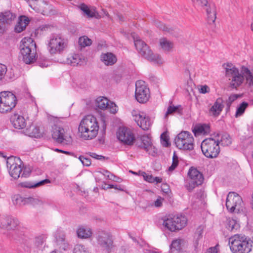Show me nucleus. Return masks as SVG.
Instances as JSON below:
<instances>
[{"label": "nucleus", "mask_w": 253, "mask_h": 253, "mask_svg": "<svg viewBox=\"0 0 253 253\" xmlns=\"http://www.w3.org/2000/svg\"><path fill=\"white\" fill-rule=\"evenodd\" d=\"M6 223H7V217L1 218L0 219V227L6 229Z\"/></svg>", "instance_id": "680f3d73"}, {"label": "nucleus", "mask_w": 253, "mask_h": 253, "mask_svg": "<svg viewBox=\"0 0 253 253\" xmlns=\"http://www.w3.org/2000/svg\"><path fill=\"white\" fill-rule=\"evenodd\" d=\"M176 219L175 215H169L164 220L163 225L165 228L170 231L171 225L172 226L176 225Z\"/></svg>", "instance_id": "7c9ffc66"}, {"label": "nucleus", "mask_w": 253, "mask_h": 253, "mask_svg": "<svg viewBox=\"0 0 253 253\" xmlns=\"http://www.w3.org/2000/svg\"><path fill=\"white\" fill-rule=\"evenodd\" d=\"M160 45L161 48L165 51H171L173 47V43L165 38L160 40Z\"/></svg>", "instance_id": "473e14b6"}, {"label": "nucleus", "mask_w": 253, "mask_h": 253, "mask_svg": "<svg viewBox=\"0 0 253 253\" xmlns=\"http://www.w3.org/2000/svg\"><path fill=\"white\" fill-rule=\"evenodd\" d=\"M204 229L203 225H200L197 228L195 232V236H197V239H199L202 237Z\"/></svg>", "instance_id": "6e6d98bb"}, {"label": "nucleus", "mask_w": 253, "mask_h": 253, "mask_svg": "<svg viewBox=\"0 0 253 253\" xmlns=\"http://www.w3.org/2000/svg\"><path fill=\"white\" fill-rule=\"evenodd\" d=\"M142 175L144 179L150 183L156 182V183H161L162 181L161 178L159 177H153L152 175H150L145 172L142 173Z\"/></svg>", "instance_id": "f704fd0d"}, {"label": "nucleus", "mask_w": 253, "mask_h": 253, "mask_svg": "<svg viewBox=\"0 0 253 253\" xmlns=\"http://www.w3.org/2000/svg\"><path fill=\"white\" fill-rule=\"evenodd\" d=\"M219 134L215 136V138L210 137L204 139L201 145L203 154L208 158H215L220 152Z\"/></svg>", "instance_id": "0eeeda50"}, {"label": "nucleus", "mask_w": 253, "mask_h": 253, "mask_svg": "<svg viewBox=\"0 0 253 253\" xmlns=\"http://www.w3.org/2000/svg\"><path fill=\"white\" fill-rule=\"evenodd\" d=\"M91 40L86 36H83L79 39V44L83 47L89 46L91 44Z\"/></svg>", "instance_id": "c03bdc74"}, {"label": "nucleus", "mask_w": 253, "mask_h": 253, "mask_svg": "<svg viewBox=\"0 0 253 253\" xmlns=\"http://www.w3.org/2000/svg\"><path fill=\"white\" fill-rule=\"evenodd\" d=\"M15 15L9 11L0 13V35L3 34L9 25L14 20Z\"/></svg>", "instance_id": "6ab92c4d"}, {"label": "nucleus", "mask_w": 253, "mask_h": 253, "mask_svg": "<svg viewBox=\"0 0 253 253\" xmlns=\"http://www.w3.org/2000/svg\"><path fill=\"white\" fill-rule=\"evenodd\" d=\"M78 7L80 10L83 11L84 14L87 17L93 18L96 17L98 13L93 8H90L86 4L84 3H81L79 5Z\"/></svg>", "instance_id": "bb28decb"}, {"label": "nucleus", "mask_w": 253, "mask_h": 253, "mask_svg": "<svg viewBox=\"0 0 253 253\" xmlns=\"http://www.w3.org/2000/svg\"><path fill=\"white\" fill-rule=\"evenodd\" d=\"M18 224L19 221L17 219L12 218L11 217H7L6 229H13Z\"/></svg>", "instance_id": "e433bc0d"}, {"label": "nucleus", "mask_w": 253, "mask_h": 253, "mask_svg": "<svg viewBox=\"0 0 253 253\" xmlns=\"http://www.w3.org/2000/svg\"><path fill=\"white\" fill-rule=\"evenodd\" d=\"M100 59L105 65L107 66L112 65L117 62L116 56L111 52L102 54L100 56Z\"/></svg>", "instance_id": "a878e982"}, {"label": "nucleus", "mask_w": 253, "mask_h": 253, "mask_svg": "<svg viewBox=\"0 0 253 253\" xmlns=\"http://www.w3.org/2000/svg\"><path fill=\"white\" fill-rule=\"evenodd\" d=\"M91 156L96 159H100L102 157L101 156L98 155L95 153H92V155H91Z\"/></svg>", "instance_id": "69168bd1"}, {"label": "nucleus", "mask_w": 253, "mask_h": 253, "mask_svg": "<svg viewBox=\"0 0 253 253\" xmlns=\"http://www.w3.org/2000/svg\"><path fill=\"white\" fill-rule=\"evenodd\" d=\"M67 62L72 66L82 65L86 62V59L81 54H74L69 56Z\"/></svg>", "instance_id": "393cba45"}, {"label": "nucleus", "mask_w": 253, "mask_h": 253, "mask_svg": "<svg viewBox=\"0 0 253 253\" xmlns=\"http://www.w3.org/2000/svg\"><path fill=\"white\" fill-rule=\"evenodd\" d=\"M16 96L10 91L0 93V112L5 113L12 110L17 104Z\"/></svg>", "instance_id": "9d476101"}, {"label": "nucleus", "mask_w": 253, "mask_h": 253, "mask_svg": "<svg viewBox=\"0 0 253 253\" xmlns=\"http://www.w3.org/2000/svg\"><path fill=\"white\" fill-rule=\"evenodd\" d=\"M50 181L48 179H45L41 180L38 182H33L30 181H25L21 182L19 184V185L22 187L33 188L37 187H39L42 185H45L47 183H49Z\"/></svg>", "instance_id": "cd10ccee"}, {"label": "nucleus", "mask_w": 253, "mask_h": 253, "mask_svg": "<svg viewBox=\"0 0 253 253\" xmlns=\"http://www.w3.org/2000/svg\"><path fill=\"white\" fill-rule=\"evenodd\" d=\"M107 108L110 110L111 113L113 114L116 113L118 111V107L115 103L112 102H109L108 106H107Z\"/></svg>", "instance_id": "603ef678"}, {"label": "nucleus", "mask_w": 253, "mask_h": 253, "mask_svg": "<svg viewBox=\"0 0 253 253\" xmlns=\"http://www.w3.org/2000/svg\"><path fill=\"white\" fill-rule=\"evenodd\" d=\"M204 179L201 172L195 168H191L188 172L185 186L189 191H192L195 188L201 185Z\"/></svg>", "instance_id": "9b49d317"}, {"label": "nucleus", "mask_w": 253, "mask_h": 253, "mask_svg": "<svg viewBox=\"0 0 253 253\" xmlns=\"http://www.w3.org/2000/svg\"><path fill=\"white\" fill-rule=\"evenodd\" d=\"M52 138L58 143L67 144L71 140L67 130L63 128L55 126L53 129Z\"/></svg>", "instance_id": "a211bd4d"}, {"label": "nucleus", "mask_w": 253, "mask_h": 253, "mask_svg": "<svg viewBox=\"0 0 253 253\" xmlns=\"http://www.w3.org/2000/svg\"><path fill=\"white\" fill-rule=\"evenodd\" d=\"M251 30L253 31V23H252L251 24Z\"/></svg>", "instance_id": "774afa93"}, {"label": "nucleus", "mask_w": 253, "mask_h": 253, "mask_svg": "<svg viewBox=\"0 0 253 253\" xmlns=\"http://www.w3.org/2000/svg\"><path fill=\"white\" fill-rule=\"evenodd\" d=\"M231 138L229 134H223L219 140V143L223 146H229L231 144Z\"/></svg>", "instance_id": "37998d69"}, {"label": "nucleus", "mask_w": 253, "mask_h": 253, "mask_svg": "<svg viewBox=\"0 0 253 253\" xmlns=\"http://www.w3.org/2000/svg\"><path fill=\"white\" fill-rule=\"evenodd\" d=\"M92 231L87 227L81 226L77 230L78 237L81 239H88L92 236Z\"/></svg>", "instance_id": "c85d7f7f"}, {"label": "nucleus", "mask_w": 253, "mask_h": 253, "mask_svg": "<svg viewBox=\"0 0 253 253\" xmlns=\"http://www.w3.org/2000/svg\"><path fill=\"white\" fill-rule=\"evenodd\" d=\"M206 253H217V249L216 247L210 248Z\"/></svg>", "instance_id": "e2e57ef3"}, {"label": "nucleus", "mask_w": 253, "mask_h": 253, "mask_svg": "<svg viewBox=\"0 0 253 253\" xmlns=\"http://www.w3.org/2000/svg\"><path fill=\"white\" fill-rule=\"evenodd\" d=\"M79 159L84 166L88 167L91 164V162L89 158L81 156Z\"/></svg>", "instance_id": "864d4df0"}, {"label": "nucleus", "mask_w": 253, "mask_h": 253, "mask_svg": "<svg viewBox=\"0 0 253 253\" xmlns=\"http://www.w3.org/2000/svg\"><path fill=\"white\" fill-rule=\"evenodd\" d=\"M229 245L233 253H249L253 242L245 235L236 234L229 239Z\"/></svg>", "instance_id": "7ed1b4c3"}, {"label": "nucleus", "mask_w": 253, "mask_h": 253, "mask_svg": "<svg viewBox=\"0 0 253 253\" xmlns=\"http://www.w3.org/2000/svg\"><path fill=\"white\" fill-rule=\"evenodd\" d=\"M178 157L176 155L175 153H174L172 157V163L171 165L169 168V171H173L178 166Z\"/></svg>", "instance_id": "de8ad7c7"}, {"label": "nucleus", "mask_w": 253, "mask_h": 253, "mask_svg": "<svg viewBox=\"0 0 253 253\" xmlns=\"http://www.w3.org/2000/svg\"><path fill=\"white\" fill-rule=\"evenodd\" d=\"M240 225L235 219H229L227 226V228L229 230L231 231H237Z\"/></svg>", "instance_id": "ea45409f"}, {"label": "nucleus", "mask_w": 253, "mask_h": 253, "mask_svg": "<svg viewBox=\"0 0 253 253\" xmlns=\"http://www.w3.org/2000/svg\"><path fill=\"white\" fill-rule=\"evenodd\" d=\"M131 114L133 119L142 129L144 130L149 129L152 123L148 117L138 110H133Z\"/></svg>", "instance_id": "dca6fc26"}, {"label": "nucleus", "mask_w": 253, "mask_h": 253, "mask_svg": "<svg viewBox=\"0 0 253 253\" xmlns=\"http://www.w3.org/2000/svg\"><path fill=\"white\" fill-rule=\"evenodd\" d=\"M224 66L225 76L229 81L230 85L232 88H236L240 86L244 81V76L249 85L253 84V77L248 69H245L244 76L233 64L227 63Z\"/></svg>", "instance_id": "f257e3e1"}, {"label": "nucleus", "mask_w": 253, "mask_h": 253, "mask_svg": "<svg viewBox=\"0 0 253 253\" xmlns=\"http://www.w3.org/2000/svg\"><path fill=\"white\" fill-rule=\"evenodd\" d=\"M198 89L199 92L202 94L209 93L210 91V87L207 85L199 86L198 87Z\"/></svg>", "instance_id": "5fc2aeb1"}, {"label": "nucleus", "mask_w": 253, "mask_h": 253, "mask_svg": "<svg viewBox=\"0 0 253 253\" xmlns=\"http://www.w3.org/2000/svg\"><path fill=\"white\" fill-rule=\"evenodd\" d=\"M44 241V237L40 236L37 237L35 239V246L38 248H40L42 247Z\"/></svg>", "instance_id": "8fccbe9b"}, {"label": "nucleus", "mask_w": 253, "mask_h": 253, "mask_svg": "<svg viewBox=\"0 0 253 253\" xmlns=\"http://www.w3.org/2000/svg\"><path fill=\"white\" fill-rule=\"evenodd\" d=\"M80 137L84 140L95 138L98 132L97 119L92 115H87L81 120L78 127Z\"/></svg>", "instance_id": "f03ea898"}, {"label": "nucleus", "mask_w": 253, "mask_h": 253, "mask_svg": "<svg viewBox=\"0 0 253 253\" xmlns=\"http://www.w3.org/2000/svg\"><path fill=\"white\" fill-rule=\"evenodd\" d=\"M239 97V95L235 94L229 96L228 99L226 100V105L227 107L230 108L232 103L235 101Z\"/></svg>", "instance_id": "3c124183"}, {"label": "nucleus", "mask_w": 253, "mask_h": 253, "mask_svg": "<svg viewBox=\"0 0 253 253\" xmlns=\"http://www.w3.org/2000/svg\"><path fill=\"white\" fill-rule=\"evenodd\" d=\"M29 18L25 16H21L19 17V21L16 24L15 30L17 33L23 31L29 23Z\"/></svg>", "instance_id": "c756f323"}, {"label": "nucleus", "mask_w": 253, "mask_h": 253, "mask_svg": "<svg viewBox=\"0 0 253 253\" xmlns=\"http://www.w3.org/2000/svg\"><path fill=\"white\" fill-rule=\"evenodd\" d=\"M194 3L202 7H205L207 14V20L210 24L214 23L216 19V10L215 4L208 3L207 0H191Z\"/></svg>", "instance_id": "2eb2a0df"}, {"label": "nucleus", "mask_w": 253, "mask_h": 253, "mask_svg": "<svg viewBox=\"0 0 253 253\" xmlns=\"http://www.w3.org/2000/svg\"><path fill=\"white\" fill-rule=\"evenodd\" d=\"M182 112V108L180 105L169 106L167 109L165 117L167 118L169 115L172 114L174 113H177L178 114H181Z\"/></svg>", "instance_id": "72a5a7b5"}, {"label": "nucleus", "mask_w": 253, "mask_h": 253, "mask_svg": "<svg viewBox=\"0 0 253 253\" xmlns=\"http://www.w3.org/2000/svg\"><path fill=\"white\" fill-rule=\"evenodd\" d=\"M141 148L144 149L149 155L155 156L157 154V149L152 143L151 137L148 135L141 136Z\"/></svg>", "instance_id": "aec40b11"}, {"label": "nucleus", "mask_w": 253, "mask_h": 253, "mask_svg": "<svg viewBox=\"0 0 253 253\" xmlns=\"http://www.w3.org/2000/svg\"><path fill=\"white\" fill-rule=\"evenodd\" d=\"M107 188H114L116 189H118L121 191H123V190L121 188L120 186H118L117 185H112L109 184L108 185Z\"/></svg>", "instance_id": "0e129e2a"}, {"label": "nucleus", "mask_w": 253, "mask_h": 253, "mask_svg": "<svg viewBox=\"0 0 253 253\" xmlns=\"http://www.w3.org/2000/svg\"><path fill=\"white\" fill-rule=\"evenodd\" d=\"M243 202L242 198L235 192H229L226 201V207L230 212H238L241 210Z\"/></svg>", "instance_id": "f8f14e48"}, {"label": "nucleus", "mask_w": 253, "mask_h": 253, "mask_svg": "<svg viewBox=\"0 0 253 253\" xmlns=\"http://www.w3.org/2000/svg\"><path fill=\"white\" fill-rule=\"evenodd\" d=\"M27 134L30 137L35 138H39L41 136L39 128L35 126H32L30 127Z\"/></svg>", "instance_id": "c9c22d12"}, {"label": "nucleus", "mask_w": 253, "mask_h": 253, "mask_svg": "<svg viewBox=\"0 0 253 253\" xmlns=\"http://www.w3.org/2000/svg\"><path fill=\"white\" fill-rule=\"evenodd\" d=\"M13 126L16 129H23L26 126L27 123L24 117L18 114H14L10 118Z\"/></svg>", "instance_id": "412c9836"}, {"label": "nucleus", "mask_w": 253, "mask_h": 253, "mask_svg": "<svg viewBox=\"0 0 253 253\" xmlns=\"http://www.w3.org/2000/svg\"><path fill=\"white\" fill-rule=\"evenodd\" d=\"M42 204V201L38 197H29L26 198V205L31 204L33 206H36L41 205Z\"/></svg>", "instance_id": "a19ab883"}, {"label": "nucleus", "mask_w": 253, "mask_h": 253, "mask_svg": "<svg viewBox=\"0 0 253 253\" xmlns=\"http://www.w3.org/2000/svg\"><path fill=\"white\" fill-rule=\"evenodd\" d=\"M6 164L10 175L15 179L18 178L20 175L22 177H27L31 173L30 168L24 167L22 162L19 158L14 156L8 158Z\"/></svg>", "instance_id": "20e7f679"}, {"label": "nucleus", "mask_w": 253, "mask_h": 253, "mask_svg": "<svg viewBox=\"0 0 253 253\" xmlns=\"http://www.w3.org/2000/svg\"><path fill=\"white\" fill-rule=\"evenodd\" d=\"M7 71L6 67L0 63V81L4 77Z\"/></svg>", "instance_id": "13d9d810"}, {"label": "nucleus", "mask_w": 253, "mask_h": 253, "mask_svg": "<svg viewBox=\"0 0 253 253\" xmlns=\"http://www.w3.org/2000/svg\"><path fill=\"white\" fill-rule=\"evenodd\" d=\"M68 42L61 34H53L47 43V50L51 54H60L68 47Z\"/></svg>", "instance_id": "6e6552de"}, {"label": "nucleus", "mask_w": 253, "mask_h": 253, "mask_svg": "<svg viewBox=\"0 0 253 253\" xmlns=\"http://www.w3.org/2000/svg\"><path fill=\"white\" fill-rule=\"evenodd\" d=\"M135 46L139 54L148 60L159 65L162 64L164 60L158 54L154 53L144 42L138 38H134Z\"/></svg>", "instance_id": "423d86ee"}, {"label": "nucleus", "mask_w": 253, "mask_h": 253, "mask_svg": "<svg viewBox=\"0 0 253 253\" xmlns=\"http://www.w3.org/2000/svg\"><path fill=\"white\" fill-rule=\"evenodd\" d=\"M118 17L121 21H123V18L121 15H118Z\"/></svg>", "instance_id": "338daca9"}, {"label": "nucleus", "mask_w": 253, "mask_h": 253, "mask_svg": "<svg viewBox=\"0 0 253 253\" xmlns=\"http://www.w3.org/2000/svg\"><path fill=\"white\" fill-rule=\"evenodd\" d=\"M20 53L22 60L27 64L35 62L36 58V44L30 37H25L21 42Z\"/></svg>", "instance_id": "39448f33"}, {"label": "nucleus", "mask_w": 253, "mask_h": 253, "mask_svg": "<svg viewBox=\"0 0 253 253\" xmlns=\"http://www.w3.org/2000/svg\"><path fill=\"white\" fill-rule=\"evenodd\" d=\"M194 135L197 137L201 135H206L210 132V128L206 124H197L192 128Z\"/></svg>", "instance_id": "5701e85b"}, {"label": "nucleus", "mask_w": 253, "mask_h": 253, "mask_svg": "<svg viewBox=\"0 0 253 253\" xmlns=\"http://www.w3.org/2000/svg\"><path fill=\"white\" fill-rule=\"evenodd\" d=\"M223 103V99L220 97L218 98L209 110L210 115L214 117L219 116L224 107Z\"/></svg>", "instance_id": "4be33fe9"}, {"label": "nucleus", "mask_w": 253, "mask_h": 253, "mask_svg": "<svg viewBox=\"0 0 253 253\" xmlns=\"http://www.w3.org/2000/svg\"><path fill=\"white\" fill-rule=\"evenodd\" d=\"M135 96L139 103H144L149 100L150 91L145 82L139 80L136 82Z\"/></svg>", "instance_id": "ddd939ff"}, {"label": "nucleus", "mask_w": 253, "mask_h": 253, "mask_svg": "<svg viewBox=\"0 0 253 253\" xmlns=\"http://www.w3.org/2000/svg\"><path fill=\"white\" fill-rule=\"evenodd\" d=\"M109 100L104 97L100 96L97 97L95 101V105L101 109H107L108 106Z\"/></svg>", "instance_id": "2f4dec72"}, {"label": "nucleus", "mask_w": 253, "mask_h": 253, "mask_svg": "<svg viewBox=\"0 0 253 253\" xmlns=\"http://www.w3.org/2000/svg\"><path fill=\"white\" fill-rule=\"evenodd\" d=\"M73 253H89V252L85 246L77 244L74 247Z\"/></svg>", "instance_id": "a18cd8bd"}, {"label": "nucleus", "mask_w": 253, "mask_h": 253, "mask_svg": "<svg viewBox=\"0 0 253 253\" xmlns=\"http://www.w3.org/2000/svg\"><path fill=\"white\" fill-rule=\"evenodd\" d=\"M117 137L120 141L127 145H132L135 140L132 130L126 127H120L117 132Z\"/></svg>", "instance_id": "4468645a"}, {"label": "nucleus", "mask_w": 253, "mask_h": 253, "mask_svg": "<svg viewBox=\"0 0 253 253\" xmlns=\"http://www.w3.org/2000/svg\"><path fill=\"white\" fill-rule=\"evenodd\" d=\"M57 244L60 246V248H62L64 250H65L68 247V244L65 242V236L64 235H62L61 237H59L58 238L56 237Z\"/></svg>", "instance_id": "49530a36"}, {"label": "nucleus", "mask_w": 253, "mask_h": 253, "mask_svg": "<svg viewBox=\"0 0 253 253\" xmlns=\"http://www.w3.org/2000/svg\"><path fill=\"white\" fill-rule=\"evenodd\" d=\"M175 218H176V225H174V226H172L171 225V226L170 227V231L171 232L182 229L187 224V220L185 216L181 214L175 215Z\"/></svg>", "instance_id": "b1692460"}, {"label": "nucleus", "mask_w": 253, "mask_h": 253, "mask_svg": "<svg viewBox=\"0 0 253 253\" xmlns=\"http://www.w3.org/2000/svg\"><path fill=\"white\" fill-rule=\"evenodd\" d=\"M12 203L15 205L23 206L26 205V198L19 195H14L12 198Z\"/></svg>", "instance_id": "4c0bfd02"}, {"label": "nucleus", "mask_w": 253, "mask_h": 253, "mask_svg": "<svg viewBox=\"0 0 253 253\" xmlns=\"http://www.w3.org/2000/svg\"><path fill=\"white\" fill-rule=\"evenodd\" d=\"M176 147L181 150L191 151L194 149V139L192 134L187 131H182L174 139Z\"/></svg>", "instance_id": "1a4fd4ad"}, {"label": "nucleus", "mask_w": 253, "mask_h": 253, "mask_svg": "<svg viewBox=\"0 0 253 253\" xmlns=\"http://www.w3.org/2000/svg\"><path fill=\"white\" fill-rule=\"evenodd\" d=\"M98 244L104 249L110 251L113 247V239L110 232L101 231L96 236Z\"/></svg>", "instance_id": "f3484780"}, {"label": "nucleus", "mask_w": 253, "mask_h": 253, "mask_svg": "<svg viewBox=\"0 0 253 253\" xmlns=\"http://www.w3.org/2000/svg\"><path fill=\"white\" fill-rule=\"evenodd\" d=\"M155 25L158 28L163 30V31H168L169 32H170V29L168 28L166 25L163 24L161 22H157L155 23Z\"/></svg>", "instance_id": "4d7b16f0"}, {"label": "nucleus", "mask_w": 253, "mask_h": 253, "mask_svg": "<svg viewBox=\"0 0 253 253\" xmlns=\"http://www.w3.org/2000/svg\"><path fill=\"white\" fill-rule=\"evenodd\" d=\"M103 175L106 177L108 179L112 180L113 181L119 182V178L116 177L114 174L111 173L108 170H103L102 172Z\"/></svg>", "instance_id": "09e8293b"}, {"label": "nucleus", "mask_w": 253, "mask_h": 253, "mask_svg": "<svg viewBox=\"0 0 253 253\" xmlns=\"http://www.w3.org/2000/svg\"><path fill=\"white\" fill-rule=\"evenodd\" d=\"M162 143L163 146L165 147H168L169 146V139L167 137V136L166 134L163 133L161 136Z\"/></svg>", "instance_id": "bf43d9fd"}, {"label": "nucleus", "mask_w": 253, "mask_h": 253, "mask_svg": "<svg viewBox=\"0 0 253 253\" xmlns=\"http://www.w3.org/2000/svg\"><path fill=\"white\" fill-rule=\"evenodd\" d=\"M184 242V240L181 239H177L173 240L170 245V249L171 250L178 251L181 249V246Z\"/></svg>", "instance_id": "79ce46f5"}, {"label": "nucleus", "mask_w": 253, "mask_h": 253, "mask_svg": "<svg viewBox=\"0 0 253 253\" xmlns=\"http://www.w3.org/2000/svg\"><path fill=\"white\" fill-rule=\"evenodd\" d=\"M164 198L161 197H158L157 200L154 202V205L156 207H160L162 206Z\"/></svg>", "instance_id": "052dcab7"}, {"label": "nucleus", "mask_w": 253, "mask_h": 253, "mask_svg": "<svg viewBox=\"0 0 253 253\" xmlns=\"http://www.w3.org/2000/svg\"><path fill=\"white\" fill-rule=\"evenodd\" d=\"M249 104L246 102H243L237 108L235 113V117L237 118L242 116L245 112V110L248 107Z\"/></svg>", "instance_id": "58836bf2"}]
</instances>
